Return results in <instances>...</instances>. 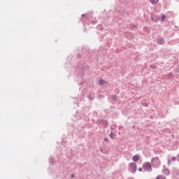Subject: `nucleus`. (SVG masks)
<instances>
[{
    "label": "nucleus",
    "instance_id": "nucleus-1",
    "mask_svg": "<svg viewBox=\"0 0 179 179\" xmlns=\"http://www.w3.org/2000/svg\"><path fill=\"white\" fill-rule=\"evenodd\" d=\"M151 163L152 164V166L155 168H157L160 166L161 162L159 157H155L151 159Z\"/></svg>",
    "mask_w": 179,
    "mask_h": 179
},
{
    "label": "nucleus",
    "instance_id": "nucleus-2",
    "mask_svg": "<svg viewBox=\"0 0 179 179\" xmlns=\"http://www.w3.org/2000/svg\"><path fill=\"white\" fill-rule=\"evenodd\" d=\"M129 169L131 170V173L135 174V173H136V170H138V166L134 162H130L129 164Z\"/></svg>",
    "mask_w": 179,
    "mask_h": 179
},
{
    "label": "nucleus",
    "instance_id": "nucleus-3",
    "mask_svg": "<svg viewBox=\"0 0 179 179\" xmlns=\"http://www.w3.org/2000/svg\"><path fill=\"white\" fill-rule=\"evenodd\" d=\"M143 169L145 170V171H152V164L150 162H145L143 164Z\"/></svg>",
    "mask_w": 179,
    "mask_h": 179
},
{
    "label": "nucleus",
    "instance_id": "nucleus-4",
    "mask_svg": "<svg viewBox=\"0 0 179 179\" xmlns=\"http://www.w3.org/2000/svg\"><path fill=\"white\" fill-rule=\"evenodd\" d=\"M139 159H141V157H139L138 155H135L133 156V157H132V160H133V162H138V160H139Z\"/></svg>",
    "mask_w": 179,
    "mask_h": 179
},
{
    "label": "nucleus",
    "instance_id": "nucleus-5",
    "mask_svg": "<svg viewBox=\"0 0 179 179\" xmlns=\"http://www.w3.org/2000/svg\"><path fill=\"white\" fill-rule=\"evenodd\" d=\"M104 83H106V82H104V80H100L99 81V85H100V86H103V85H104Z\"/></svg>",
    "mask_w": 179,
    "mask_h": 179
},
{
    "label": "nucleus",
    "instance_id": "nucleus-6",
    "mask_svg": "<svg viewBox=\"0 0 179 179\" xmlns=\"http://www.w3.org/2000/svg\"><path fill=\"white\" fill-rule=\"evenodd\" d=\"M151 3H152V5H155V3H157V2H159V0H150Z\"/></svg>",
    "mask_w": 179,
    "mask_h": 179
},
{
    "label": "nucleus",
    "instance_id": "nucleus-7",
    "mask_svg": "<svg viewBox=\"0 0 179 179\" xmlns=\"http://www.w3.org/2000/svg\"><path fill=\"white\" fill-rule=\"evenodd\" d=\"M110 136L111 139H115V134H114L113 133H110Z\"/></svg>",
    "mask_w": 179,
    "mask_h": 179
},
{
    "label": "nucleus",
    "instance_id": "nucleus-8",
    "mask_svg": "<svg viewBox=\"0 0 179 179\" xmlns=\"http://www.w3.org/2000/svg\"><path fill=\"white\" fill-rule=\"evenodd\" d=\"M156 179H166V178H164V176H158Z\"/></svg>",
    "mask_w": 179,
    "mask_h": 179
},
{
    "label": "nucleus",
    "instance_id": "nucleus-9",
    "mask_svg": "<svg viewBox=\"0 0 179 179\" xmlns=\"http://www.w3.org/2000/svg\"><path fill=\"white\" fill-rule=\"evenodd\" d=\"M162 22H164V20H166V15H162Z\"/></svg>",
    "mask_w": 179,
    "mask_h": 179
},
{
    "label": "nucleus",
    "instance_id": "nucleus-10",
    "mask_svg": "<svg viewBox=\"0 0 179 179\" xmlns=\"http://www.w3.org/2000/svg\"><path fill=\"white\" fill-rule=\"evenodd\" d=\"M143 171L142 168H138V171Z\"/></svg>",
    "mask_w": 179,
    "mask_h": 179
},
{
    "label": "nucleus",
    "instance_id": "nucleus-11",
    "mask_svg": "<svg viewBox=\"0 0 179 179\" xmlns=\"http://www.w3.org/2000/svg\"><path fill=\"white\" fill-rule=\"evenodd\" d=\"M106 142H108V138H105Z\"/></svg>",
    "mask_w": 179,
    "mask_h": 179
},
{
    "label": "nucleus",
    "instance_id": "nucleus-12",
    "mask_svg": "<svg viewBox=\"0 0 179 179\" xmlns=\"http://www.w3.org/2000/svg\"><path fill=\"white\" fill-rule=\"evenodd\" d=\"M73 177H75V175L72 174L71 178H73Z\"/></svg>",
    "mask_w": 179,
    "mask_h": 179
}]
</instances>
